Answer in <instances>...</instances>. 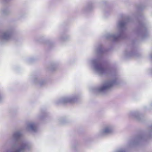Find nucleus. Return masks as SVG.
Masks as SVG:
<instances>
[{"instance_id":"7ed1b4c3","label":"nucleus","mask_w":152,"mask_h":152,"mask_svg":"<svg viewBox=\"0 0 152 152\" xmlns=\"http://www.w3.org/2000/svg\"><path fill=\"white\" fill-rule=\"evenodd\" d=\"M34 125L33 124H32V125H31V128L32 129H33L34 128Z\"/></svg>"},{"instance_id":"f257e3e1","label":"nucleus","mask_w":152,"mask_h":152,"mask_svg":"<svg viewBox=\"0 0 152 152\" xmlns=\"http://www.w3.org/2000/svg\"><path fill=\"white\" fill-rule=\"evenodd\" d=\"M114 84L113 82H109L107 83L104 86H103L101 88V90H104L107 89L112 86Z\"/></svg>"},{"instance_id":"f03ea898","label":"nucleus","mask_w":152,"mask_h":152,"mask_svg":"<svg viewBox=\"0 0 152 152\" xmlns=\"http://www.w3.org/2000/svg\"><path fill=\"white\" fill-rule=\"evenodd\" d=\"M110 132V130L108 128L105 129L104 131V132L105 133H108Z\"/></svg>"}]
</instances>
